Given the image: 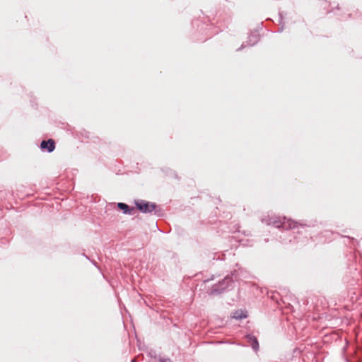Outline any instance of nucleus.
Segmentation results:
<instances>
[{
  "instance_id": "obj_1",
  "label": "nucleus",
  "mask_w": 362,
  "mask_h": 362,
  "mask_svg": "<svg viewBox=\"0 0 362 362\" xmlns=\"http://www.w3.org/2000/svg\"><path fill=\"white\" fill-rule=\"evenodd\" d=\"M262 223L281 229L277 235L279 241L284 245L304 243L308 238H313L315 222L294 221L286 217H267Z\"/></svg>"
},
{
  "instance_id": "obj_2",
  "label": "nucleus",
  "mask_w": 362,
  "mask_h": 362,
  "mask_svg": "<svg viewBox=\"0 0 362 362\" xmlns=\"http://www.w3.org/2000/svg\"><path fill=\"white\" fill-rule=\"evenodd\" d=\"M240 279V276L239 269H234L224 279L219 281L216 284L213 285L209 291V294L210 296H218L224 293L226 290L232 288L234 282L235 281H238Z\"/></svg>"
},
{
  "instance_id": "obj_3",
  "label": "nucleus",
  "mask_w": 362,
  "mask_h": 362,
  "mask_svg": "<svg viewBox=\"0 0 362 362\" xmlns=\"http://www.w3.org/2000/svg\"><path fill=\"white\" fill-rule=\"evenodd\" d=\"M135 209L142 214H152L157 217H163L164 216V211L161 206L155 202L150 201L136 199L133 202Z\"/></svg>"
},
{
  "instance_id": "obj_4",
  "label": "nucleus",
  "mask_w": 362,
  "mask_h": 362,
  "mask_svg": "<svg viewBox=\"0 0 362 362\" xmlns=\"http://www.w3.org/2000/svg\"><path fill=\"white\" fill-rule=\"evenodd\" d=\"M260 40V35L259 34V30L256 29L253 31H251L250 35L248 36L247 42H243L242 45L236 49L237 52H240L243 50L246 46H254L257 45Z\"/></svg>"
},
{
  "instance_id": "obj_5",
  "label": "nucleus",
  "mask_w": 362,
  "mask_h": 362,
  "mask_svg": "<svg viewBox=\"0 0 362 362\" xmlns=\"http://www.w3.org/2000/svg\"><path fill=\"white\" fill-rule=\"evenodd\" d=\"M39 148L42 152L50 153L54 151L56 143L52 139H44L40 142Z\"/></svg>"
},
{
  "instance_id": "obj_6",
  "label": "nucleus",
  "mask_w": 362,
  "mask_h": 362,
  "mask_svg": "<svg viewBox=\"0 0 362 362\" xmlns=\"http://www.w3.org/2000/svg\"><path fill=\"white\" fill-rule=\"evenodd\" d=\"M245 339L252 350L257 352L259 349V344L257 338L252 334H247L245 335Z\"/></svg>"
},
{
  "instance_id": "obj_7",
  "label": "nucleus",
  "mask_w": 362,
  "mask_h": 362,
  "mask_svg": "<svg viewBox=\"0 0 362 362\" xmlns=\"http://www.w3.org/2000/svg\"><path fill=\"white\" fill-rule=\"evenodd\" d=\"M112 204H115L117 206V208L119 210L122 211V214L124 215H132L135 209V206H130L129 205L124 202L112 203Z\"/></svg>"
},
{
  "instance_id": "obj_8",
  "label": "nucleus",
  "mask_w": 362,
  "mask_h": 362,
  "mask_svg": "<svg viewBox=\"0 0 362 362\" xmlns=\"http://www.w3.org/2000/svg\"><path fill=\"white\" fill-rule=\"evenodd\" d=\"M232 318L241 320L247 317V312L245 310H235L231 315Z\"/></svg>"
},
{
  "instance_id": "obj_9",
  "label": "nucleus",
  "mask_w": 362,
  "mask_h": 362,
  "mask_svg": "<svg viewBox=\"0 0 362 362\" xmlns=\"http://www.w3.org/2000/svg\"><path fill=\"white\" fill-rule=\"evenodd\" d=\"M77 136L78 137H83V138H86V139H90V132H89L88 131L84 129H82L81 130L77 132Z\"/></svg>"
},
{
  "instance_id": "obj_10",
  "label": "nucleus",
  "mask_w": 362,
  "mask_h": 362,
  "mask_svg": "<svg viewBox=\"0 0 362 362\" xmlns=\"http://www.w3.org/2000/svg\"><path fill=\"white\" fill-rule=\"evenodd\" d=\"M279 25L281 27L278 29V33H282L284 30V23L283 21L284 17L282 12H279Z\"/></svg>"
},
{
  "instance_id": "obj_11",
  "label": "nucleus",
  "mask_w": 362,
  "mask_h": 362,
  "mask_svg": "<svg viewBox=\"0 0 362 362\" xmlns=\"http://www.w3.org/2000/svg\"><path fill=\"white\" fill-rule=\"evenodd\" d=\"M159 362H172V361L169 358H159Z\"/></svg>"
},
{
  "instance_id": "obj_12",
  "label": "nucleus",
  "mask_w": 362,
  "mask_h": 362,
  "mask_svg": "<svg viewBox=\"0 0 362 362\" xmlns=\"http://www.w3.org/2000/svg\"><path fill=\"white\" fill-rule=\"evenodd\" d=\"M211 280H213V276H212V277H210V279H205V280L204 281V283L209 282V281H210Z\"/></svg>"
},
{
  "instance_id": "obj_13",
  "label": "nucleus",
  "mask_w": 362,
  "mask_h": 362,
  "mask_svg": "<svg viewBox=\"0 0 362 362\" xmlns=\"http://www.w3.org/2000/svg\"><path fill=\"white\" fill-rule=\"evenodd\" d=\"M298 351H300L298 348H296V349H293V353H296V352H298Z\"/></svg>"
},
{
  "instance_id": "obj_14",
  "label": "nucleus",
  "mask_w": 362,
  "mask_h": 362,
  "mask_svg": "<svg viewBox=\"0 0 362 362\" xmlns=\"http://www.w3.org/2000/svg\"><path fill=\"white\" fill-rule=\"evenodd\" d=\"M131 362H136V358H133V359H132Z\"/></svg>"
},
{
  "instance_id": "obj_15",
  "label": "nucleus",
  "mask_w": 362,
  "mask_h": 362,
  "mask_svg": "<svg viewBox=\"0 0 362 362\" xmlns=\"http://www.w3.org/2000/svg\"><path fill=\"white\" fill-rule=\"evenodd\" d=\"M339 8H339V5H337V6L335 7V8H334V9H338V10H339Z\"/></svg>"
},
{
  "instance_id": "obj_16",
  "label": "nucleus",
  "mask_w": 362,
  "mask_h": 362,
  "mask_svg": "<svg viewBox=\"0 0 362 362\" xmlns=\"http://www.w3.org/2000/svg\"><path fill=\"white\" fill-rule=\"evenodd\" d=\"M230 21V17L229 16L228 18H227V21L229 22Z\"/></svg>"
},
{
  "instance_id": "obj_17",
  "label": "nucleus",
  "mask_w": 362,
  "mask_h": 362,
  "mask_svg": "<svg viewBox=\"0 0 362 362\" xmlns=\"http://www.w3.org/2000/svg\"><path fill=\"white\" fill-rule=\"evenodd\" d=\"M262 25H263V23H261L260 26H259V29H262Z\"/></svg>"
},
{
  "instance_id": "obj_18",
  "label": "nucleus",
  "mask_w": 362,
  "mask_h": 362,
  "mask_svg": "<svg viewBox=\"0 0 362 362\" xmlns=\"http://www.w3.org/2000/svg\"><path fill=\"white\" fill-rule=\"evenodd\" d=\"M93 264H94L95 266H96V262L95 261L92 262Z\"/></svg>"
},
{
  "instance_id": "obj_19",
  "label": "nucleus",
  "mask_w": 362,
  "mask_h": 362,
  "mask_svg": "<svg viewBox=\"0 0 362 362\" xmlns=\"http://www.w3.org/2000/svg\"><path fill=\"white\" fill-rule=\"evenodd\" d=\"M221 15L218 16V21H221Z\"/></svg>"
},
{
  "instance_id": "obj_20",
  "label": "nucleus",
  "mask_w": 362,
  "mask_h": 362,
  "mask_svg": "<svg viewBox=\"0 0 362 362\" xmlns=\"http://www.w3.org/2000/svg\"><path fill=\"white\" fill-rule=\"evenodd\" d=\"M325 2L326 4L329 5V3H328L327 1H325Z\"/></svg>"
},
{
  "instance_id": "obj_21",
  "label": "nucleus",
  "mask_w": 362,
  "mask_h": 362,
  "mask_svg": "<svg viewBox=\"0 0 362 362\" xmlns=\"http://www.w3.org/2000/svg\"><path fill=\"white\" fill-rule=\"evenodd\" d=\"M83 255L85 256V257H86V258H88V257H87V255H86L85 254H83Z\"/></svg>"
}]
</instances>
